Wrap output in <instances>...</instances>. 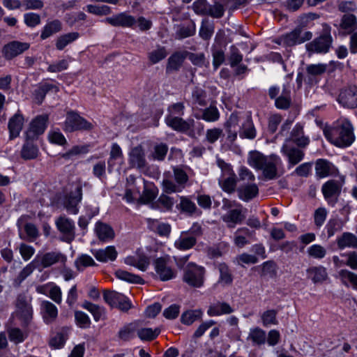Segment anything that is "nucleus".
<instances>
[{"label": "nucleus", "instance_id": "obj_1", "mask_svg": "<svg viewBox=\"0 0 357 357\" xmlns=\"http://www.w3.org/2000/svg\"><path fill=\"white\" fill-rule=\"evenodd\" d=\"M248 164L257 170H261L266 180H273L280 176L282 168L281 158L275 154L264 155L259 151H251L248 158Z\"/></svg>", "mask_w": 357, "mask_h": 357}, {"label": "nucleus", "instance_id": "obj_2", "mask_svg": "<svg viewBox=\"0 0 357 357\" xmlns=\"http://www.w3.org/2000/svg\"><path fill=\"white\" fill-rule=\"evenodd\" d=\"M325 135L339 147L349 146L355 139L353 126L347 119L337 121L329 130L325 131Z\"/></svg>", "mask_w": 357, "mask_h": 357}, {"label": "nucleus", "instance_id": "obj_3", "mask_svg": "<svg viewBox=\"0 0 357 357\" xmlns=\"http://www.w3.org/2000/svg\"><path fill=\"white\" fill-rule=\"evenodd\" d=\"M174 180L165 176L162 182V190L167 194L182 192L186 187L189 177L185 171L180 167H173Z\"/></svg>", "mask_w": 357, "mask_h": 357}, {"label": "nucleus", "instance_id": "obj_4", "mask_svg": "<svg viewBox=\"0 0 357 357\" xmlns=\"http://www.w3.org/2000/svg\"><path fill=\"white\" fill-rule=\"evenodd\" d=\"M205 274L204 267L190 262L183 268L182 280L191 287L199 288L204 285Z\"/></svg>", "mask_w": 357, "mask_h": 357}, {"label": "nucleus", "instance_id": "obj_5", "mask_svg": "<svg viewBox=\"0 0 357 357\" xmlns=\"http://www.w3.org/2000/svg\"><path fill=\"white\" fill-rule=\"evenodd\" d=\"M94 125L81 116L77 112L70 110L66 113L63 129L66 132L91 131Z\"/></svg>", "mask_w": 357, "mask_h": 357}, {"label": "nucleus", "instance_id": "obj_6", "mask_svg": "<svg viewBox=\"0 0 357 357\" xmlns=\"http://www.w3.org/2000/svg\"><path fill=\"white\" fill-rule=\"evenodd\" d=\"M312 38V33L305 31L301 26H296L291 31L282 35L279 38L278 44H283L287 47H293L310 40Z\"/></svg>", "mask_w": 357, "mask_h": 357}, {"label": "nucleus", "instance_id": "obj_7", "mask_svg": "<svg viewBox=\"0 0 357 357\" xmlns=\"http://www.w3.org/2000/svg\"><path fill=\"white\" fill-rule=\"evenodd\" d=\"M333 43V38L331 35V28L327 26L324 29L323 33L310 43L306 44V50L308 52L326 54L327 53Z\"/></svg>", "mask_w": 357, "mask_h": 357}, {"label": "nucleus", "instance_id": "obj_8", "mask_svg": "<svg viewBox=\"0 0 357 357\" xmlns=\"http://www.w3.org/2000/svg\"><path fill=\"white\" fill-rule=\"evenodd\" d=\"M15 307L17 317L23 325L27 326L33 319L31 298L24 294H20L15 301Z\"/></svg>", "mask_w": 357, "mask_h": 357}, {"label": "nucleus", "instance_id": "obj_9", "mask_svg": "<svg viewBox=\"0 0 357 357\" xmlns=\"http://www.w3.org/2000/svg\"><path fill=\"white\" fill-rule=\"evenodd\" d=\"M155 277L161 281H168L174 278L176 272L170 266L168 256L156 258L153 261Z\"/></svg>", "mask_w": 357, "mask_h": 357}, {"label": "nucleus", "instance_id": "obj_10", "mask_svg": "<svg viewBox=\"0 0 357 357\" xmlns=\"http://www.w3.org/2000/svg\"><path fill=\"white\" fill-rule=\"evenodd\" d=\"M342 191L340 181L331 179L323 184L321 192L328 204L334 206L338 202Z\"/></svg>", "mask_w": 357, "mask_h": 357}, {"label": "nucleus", "instance_id": "obj_11", "mask_svg": "<svg viewBox=\"0 0 357 357\" xmlns=\"http://www.w3.org/2000/svg\"><path fill=\"white\" fill-rule=\"evenodd\" d=\"M165 121L166 124L175 131L187 133L189 136H191V132H193L195 121L192 119L184 120L181 117L168 114Z\"/></svg>", "mask_w": 357, "mask_h": 357}, {"label": "nucleus", "instance_id": "obj_12", "mask_svg": "<svg viewBox=\"0 0 357 357\" xmlns=\"http://www.w3.org/2000/svg\"><path fill=\"white\" fill-rule=\"evenodd\" d=\"M337 102L342 107L348 109L357 107V86L349 85L342 88L337 98Z\"/></svg>", "mask_w": 357, "mask_h": 357}, {"label": "nucleus", "instance_id": "obj_13", "mask_svg": "<svg viewBox=\"0 0 357 357\" xmlns=\"http://www.w3.org/2000/svg\"><path fill=\"white\" fill-rule=\"evenodd\" d=\"M128 164L131 168L139 170H144L147 167L145 152L141 145L131 149L128 153Z\"/></svg>", "mask_w": 357, "mask_h": 357}, {"label": "nucleus", "instance_id": "obj_14", "mask_svg": "<svg viewBox=\"0 0 357 357\" xmlns=\"http://www.w3.org/2000/svg\"><path fill=\"white\" fill-rule=\"evenodd\" d=\"M48 121V116L47 114L37 116L30 123L29 128L26 132V138L27 140L34 139L38 135H42L46 128Z\"/></svg>", "mask_w": 357, "mask_h": 357}, {"label": "nucleus", "instance_id": "obj_15", "mask_svg": "<svg viewBox=\"0 0 357 357\" xmlns=\"http://www.w3.org/2000/svg\"><path fill=\"white\" fill-rule=\"evenodd\" d=\"M247 209L241 206L231 209L227 213L222 215V220L226 224L227 228L233 229L237 225H241L245 219Z\"/></svg>", "mask_w": 357, "mask_h": 357}, {"label": "nucleus", "instance_id": "obj_16", "mask_svg": "<svg viewBox=\"0 0 357 357\" xmlns=\"http://www.w3.org/2000/svg\"><path fill=\"white\" fill-rule=\"evenodd\" d=\"M59 231L63 234L62 241L71 243L75 237L74 222L66 216H60L56 220Z\"/></svg>", "mask_w": 357, "mask_h": 357}, {"label": "nucleus", "instance_id": "obj_17", "mask_svg": "<svg viewBox=\"0 0 357 357\" xmlns=\"http://www.w3.org/2000/svg\"><path fill=\"white\" fill-rule=\"evenodd\" d=\"M82 198V189L77 185L74 191L67 194L63 200V205L67 211L72 214H77L79 211L78 204Z\"/></svg>", "mask_w": 357, "mask_h": 357}, {"label": "nucleus", "instance_id": "obj_18", "mask_svg": "<svg viewBox=\"0 0 357 357\" xmlns=\"http://www.w3.org/2000/svg\"><path fill=\"white\" fill-rule=\"evenodd\" d=\"M30 47L29 43L13 40L5 45L2 49V54L7 60H10L14 57L22 54Z\"/></svg>", "mask_w": 357, "mask_h": 357}, {"label": "nucleus", "instance_id": "obj_19", "mask_svg": "<svg viewBox=\"0 0 357 357\" xmlns=\"http://www.w3.org/2000/svg\"><path fill=\"white\" fill-rule=\"evenodd\" d=\"M281 152L287 158L289 167H292L303 160L305 153L298 148L291 146L285 140L281 148Z\"/></svg>", "mask_w": 357, "mask_h": 357}, {"label": "nucleus", "instance_id": "obj_20", "mask_svg": "<svg viewBox=\"0 0 357 357\" xmlns=\"http://www.w3.org/2000/svg\"><path fill=\"white\" fill-rule=\"evenodd\" d=\"M105 22L113 26L131 27L136 23L135 17L121 13L105 18Z\"/></svg>", "mask_w": 357, "mask_h": 357}, {"label": "nucleus", "instance_id": "obj_21", "mask_svg": "<svg viewBox=\"0 0 357 357\" xmlns=\"http://www.w3.org/2000/svg\"><path fill=\"white\" fill-rule=\"evenodd\" d=\"M286 140H288V144L292 142L300 148H305L310 143V139L304 135L303 126L300 123L295 125L289 138Z\"/></svg>", "mask_w": 357, "mask_h": 357}, {"label": "nucleus", "instance_id": "obj_22", "mask_svg": "<svg viewBox=\"0 0 357 357\" xmlns=\"http://www.w3.org/2000/svg\"><path fill=\"white\" fill-rule=\"evenodd\" d=\"M40 313L45 324L53 323L57 318L56 306L48 301H43L40 303Z\"/></svg>", "mask_w": 357, "mask_h": 357}, {"label": "nucleus", "instance_id": "obj_23", "mask_svg": "<svg viewBox=\"0 0 357 357\" xmlns=\"http://www.w3.org/2000/svg\"><path fill=\"white\" fill-rule=\"evenodd\" d=\"M186 51L175 52L173 53L168 58L165 70L166 73L170 74L172 73L178 71L186 58Z\"/></svg>", "mask_w": 357, "mask_h": 357}, {"label": "nucleus", "instance_id": "obj_24", "mask_svg": "<svg viewBox=\"0 0 357 357\" xmlns=\"http://www.w3.org/2000/svg\"><path fill=\"white\" fill-rule=\"evenodd\" d=\"M291 85L289 82L283 84L280 95L275 100V106L279 109L287 110L291 105Z\"/></svg>", "mask_w": 357, "mask_h": 357}, {"label": "nucleus", "instance_id": "obj_25", "mask_svg": "<svg viewBox=\"0 0 357 357\" xmlns=\"http://www.w3.org/2000/svg\"><path fill=\"white\" fill-rule=\"evenodd\" d=\"M24 125V117L19 112L10 118L8 123L9 138L13 139L19 136Z\"/></svg>", "mask_w": 357, "mask_h": 357}, {"label": "nucleus", "instance_id": "obj_26", "mask_svg": "<svg viewBox=\"0 0 357 357\" xmlns=\"http://www.w3.org/2000/svg\"><path fill=\"white\" fill-rule=\"evenodd\" d=\"M337 172L335 167L326 159H318L315 163V172L319 178H324L334 174Z\"/></svg>", "mask_w": 357, "mask_h": 357}, {"label": "nucleus", "instance_id": "obj_27", "mask_svg": "<svg viewBox=\"0 0 357 357\" xmlns=\"http://www.w3.org/2000/svg\"><path fill=\"white\" fill-rule=\"evenodd\" d=\"M238 197L244 202H249L259 194V188L255 183L243 185L237 189Z\"/></svg>", "mask_w": 357, "mask_h": 357}, {"label": "nucleus", "instance_id": "obj_28", "mask_svg": "<svg viewBox=\"0 0 357 357\" xmlns=\"http://www.w3.org/2000/svg\"><path fill=\"white\" fill-rule=\"evenodd\" d=\"M327 66L323 63L310 64L306 67V82L309 84H314L317 82L316 77L321 75L326 71Z\"/></svg>", "mask_w": 357, "mask_h": 357}, {"label": "nucleus", "instance_id": "obj_29", "mask_svg": "<svg viewBox=\"0 0 357 357\" xmlns=\"http://www.w3.org/2000/svg\"><path fill=\"white\" fill-rule=\"evenodd\" d=\"M66 259V256L61 252H49L42 256L40 262L43 268H47L59 262L64 264Z\"/></svg>", "mask_w": 357, "mask_h": 357}, {"label": "nucleus", "instance_id": "obj_30", "mask_svg": "<svg viewBox=\"0 0 357 357\" xmlns=\"http://www.w3.org/2000/svg\"><path fill=\"white\" fill-rule=\"evenodd\" d=\"M50 91L57 92L59 91V88L57 86L47 82L39 84L33 93L34 101L38 105H40L45 99L46 94Z\"/></svg>", "mask_w": 357, "mask_h": 357}, {"label": "nucleus", "instance_id": "obj_31", "mask_svg": "<svg viewBox=\"0 0 357 357\" xmlns=\"http://www.w3.org/2000/svg\"><path fill=\"white\" fill-rule=\"evenodd\" d=\"M197 240L185 231H182L180 236L174 241V247L182 251L188 250L192 248L197 243Z\"/></svg>", "mask_w": 357, "mask_h": 357}, {"label": "nucleus", "instance_id": "obj_32", "mask_svg": "<svg viewBox=\"0 0 357 357\" xmlns=\"http://www.w3.org/2000/svg\"><path fill=\"white\" fill-rule=\"evenodd\" d=\"M238 118L237 115L232 114L227 122L225 123V127L227 134V139L233 143L237 138L238 135Z\"/></svg>", "mask_w": 357, "mask_h": 357}, {"label": "nucleus", "instance_id": "obj_33", "mask_svg": "<svg viewBox=\"0 0 357 357\" xmlns=\"http://www.w3.org/2000/svg\"><path fill=\"white\" fill-rule=\"evenodd\" d=\"M168 150L169 148L167 144L163 142L155 143L152 146L149 158L150 160L154 161H164L167 156Z\"/></svg>", "mask_w": 357, "mask_h": 357}, {"label": "nucleus", "instance_id": "obj_34", "mask_svg": "<svg viewBox=\"0 0 357 357\" xmlns=\"http://www.w3.org/2000/svg\"><path fill=\"white\" fill-rule=\"evenodd\" d=\"M95 231L98 238L102 241L107 242L114 238L113 229L102 222H98L96 224Z\"/></svg>", "mask_w": 357, "mask_h": 357}, {"label": "nucleus", "instance_id": "obj_35", "mask_svg": "<svg viewBox=\"0 0 357 357\" xmlns=\"http://www.w3.org/2000/svg\"><path fill=\"white\" fill-rule=\"evenodd\" d=\"M308 278L314 283H321L328 278V273L326 268L319 266H312L307 269Z\"/></svg>", "mask_w": 357, "mask_h": 357}, {"label": "nucleus", "instance_id": "obj_36", "mask_svg": "<svg viewBox=\"0 0 357 357\" xmlns=\"http://www.w3.org/2000/svg\"><path fill=\"white\" fill-rule=\"evenodd\" d=\"M233 312L234 309L227 303L217 302L208 307L207 314L210 317H215L222 314H229Z\"/></svg>", "mask_w": 357, "mask_h": 357}, {"label": "nucleus", "instance_id": "obj_37", "mask_svg": "<svg viewBox=\"0 0 357 357\" xmlns=\"http://www.w3.org/2000/svg\"><path fill=\"white\" fill-rule=\"evenodd\" d=\"M62 30V23L59 20H54L48 22L43 28L40 33V38L45 40L54 34Z\"/></svg>", "mask_w": 357, "mask_h": 357}, {"label": "nucleus", "instance_id": "obj_38", "mask_svg": "<svg viewBox=\"0 0 357 357\" xmlns=\"http://www.w3.org/2000/svg\"><path fill=\"white\" fill-rule=\"evenodd\" d=\"M337 245L341 250L346 248H357V236L350 232H344L337 238Z\"/></svg>", "mask_w": 357, "mask_h": 357}, {"label": "nucleus", "instance_id": "obj_39", "mask_svg": "<svg viewBox=\"0 0 357 357\" xmlns=\"http://www.w3.org/2000/svg\"><path fill=\"white\" fill-rule=\"evenodd\" d=\"M239 136L242 139H253L257 132L250 116H248L244 123L239 127Z\"/></svg>", "mask_w": 357, "mask_h": 357}, {"label": "nucleus", "instance_id": "obj_40", "mask_svg": "<svg viewBox=\"0 0 357 357\" xmlns=\"http://www.w3.org/2000/svg\"><path fill=\"white\" fill-rule=\"evenodd\" d=\"M340 27L344 33L351 34L357 28V20L353 14H345L342 16Z\"/></svg>", "mask_w": 357, "mask_h": 357}, {"label": "nucleus", "instance_id": "obj_41", "mask_svg": "<svg viewBox=\"0 0 357 357\" xmlns=\"http://www.w3.org/2000/svg\"><path fill=\"white\" fill-rule=\"evenodd\" d=\"M247 340H250L254 345L261 346L266 342V333L259 327H255L250 330Z\"/></svg>", "mask_w": 357, "mask_h": 357}, {"label": "nucleus", "instance_id": "obj_42", "mask_svg": "<svg viewBox=\"0 0 357 357\" xmlns=\"http://www.w3.org/2000/svg\"><path fill=\"white\" fill-rule=\"evenodd\" d=\"M195 117L197 119H203L207 122H215L219 119L220 113L215 106L210 105L203 109L201 114H195Z\"/></svg>", "mask_w": 357, "mask_h": 357}, {"label": "nucleus", "instance_id": "obj_43", "mask_svg": "<svg viewBox=\"0 0 357 357\" xmlns=\"http://www.w3.org/2000/svg\"><path fill=\"white\" fill-rule=\"evenodd\" d=\"M79 37L78 32H70L61 35L56 38L55 46L58 50H63L67 45L76 40Z\"/></svg>", "mask_w": 357, "mask_h": 357}, {"label": "nucleus", "instance_id": "obj_44", "mask_svg": "<svg viewBox=\"0 0 357 357\" xmlns=\"http://www.w3.org/2000/svg\"><path fill=\"white\" fill-rule=\"evenodd\" d=\"M117 257V252L114 246H108L105 249L98 250L95 257L99 261L106 262L108 260L114 261Z\"/></svg>", "mask_w": 357, "mask_h": 357}, {"label": "nucleus", "instance_id": "obj_45", "mask_svg": "<svg viewBox=\"0 0 357 357\" xmlns=\"http://www.w3.org/2000/svg\"><path fill=\"white\" fill-rule=\"evenodd\" d=\"M203 312L202 310H189L184 312L181 316V322L185 325L190 326L195 321L202 319Z\"/></svg>", "mask_w": 357, "mask_h": 357}, {"label": "nucleus", "instance_id": "obj_46", "mask_svg": "<svg viewBox=\"0 0 357 357\" xmlns=\"http://www.w3.org/2000/svg\"><path fill=\"white\" fill-rule=\"evenodd\" d=\"M176 208L181 212L192 215L197 211L196 204L187 197H181L180 203L176 206Z\"/></svg>", "mask_w": 357, "mask_h": 357}, {"label": "nucleus", "instance_id": "obj_47", "mask_svg": "<svg viewBox=\"0 0 357 357\" xmlns=\"http://www.w3.org/2000/svg\"><path fill=\"white\" fill-rule=\"evenodd\" d=\"M8 338L15 344L23 342L28 337V333L17 327H10L7 330Z\"/></svg>", "mask_w": 357, "mask_h": 357}, {"label": "nucleus", "instance_id": "obj_48", "mask_svg": "<svg viewBox=\"0 0 357 357\" xmlns=\"http://www.w3.org/2000/svg\"><path fill=\"white\" fill-rule=\"evenodd\" d=\"M218 271L220 273V278L218 283L222 285H230L233 282V275L228 266L225 263H221L218 265Z\"/></svg>", "mask_w": 357, "mask_h": 357}, {"label": "nucleus", "instance_id": "obj_49", "mask_svg": "<svg viewBox=\"0 0 357 357\" xmlns=\"http://www.w3.org/2000/svg\"><path fill=\"white\" fill-rule=\"evenodd\" d=\"M82 307L89 311L96 321H99L105 314V308L98 305L92 303L88 301H84L82 304Z\"/></svg>", "mask_w": 357, "mask_h": 357}, {"label": "nucleus", "instance_id": "obj_50", "mask_svg": "<svg viewBox=\"0 0 357 357\" xmlns=\"http://www.w3.org/2000/svg\"><path fill=\"white\" fill-rule=\"evenodd\" d=\"M117 278L134 284H144V280L139 275L119 269L115 272Z\"/></svg>", "mask_w": 357, "mask_h": 357}, {"label": "nucleus", "instance_id": "obj_51", "mask_svg": "<svg viewBox=\"0 0 357 357\" xmlns=\"http://www.w3.org/2000/svg\"><path fill=\"white\" fill-rule=\"evenodd\" d=\"M192 104L195 106L206 105V93L199 87H195L192 91Z\"/></svg>", "mask_w": 357, "mask_h": 357}, {"label": "nucleus", "instance_id": "obj_52", "mask_svg": "<svg viewBox=\"0 0 357 357\" xmlns=\"http://www.w3.org/2000/svg\"><path fill=\"white\" fill-rule=\"evenodd\" d=\"M38 154V149L32 142H26L22 146L21 156L24 160L35 159Z\"/></svg>", "mask_w": 357, "mask_h": 357}, {"label": "nucleus", "instance_id": "obj_53", "mask_svg": "<svg viewBox=\"0 0 357 357\" xmlns=\"http://www.w3.org/2000/svg\"><path fill=\"white\" fill-rule=\"evenodd\" d=\"M186 58H188V59L194 66H197L198 67H209V61H206L205 54L204 53L195 54L189 52L188 51H186Z\"/></svg>", "mask_w": 357, "mask_h": 357}, {"label": "nucleus", "instance_id": "obj_54", "mask_svg": "<svg viewBox=\"0 0 357 357\" xmlns=\"http://www.w3.org/2000/svg\"><path fill=\"white\" fill-rule=\"evenodd\" d=\"M95 265L96 262L93 258L86 254L81 255L75 261V266L79 271H83L85 268Z\"/></svg>", "mask_w": 357, "mask_h": 357}, {"label": "nucleus", "instance_id": "obj_55", "mask_svg": "<svg viewBox=\"0 0 357 357\" xmlns=\"http://www.w3.org/2000/svg\"><path fill=\"white\" fill-rule=\"evenodd\" d=\"M123 295L115 291L105 290L103 291V299L109 306L115 307L119 301H121Z\"/></svg>", "mask_w": 357, "mask_h": 357}, {"label": "nucleus", "instance_id": "obj_56", "mask_svg": "<svg viewBox=\"0 0 357 357\" xmlns=\"http://www.w3.org/2000/svg\"><path fill=\"white\" fill-rule=\"evenodd\" d=\"M167 56V52L165 47L158 46L157 49L150 52L148 54V58L150 62L155 64Z\"/></svg>", "mask_w": 357, "mask_h": 357}, {"label": "nucleus", "instance_id": "obj_57", "mask_svg": "<svg viewBox=\"0 0 357 357\" xmlns=\"http://www.w3.org/2000/svg\"><path fill=\"white\" fill-rule=\"evenodd\" d=\"M160 333L159 328L153 330L151 328H143L137 331V335L142 340L151 341L156 338Z\"/></svg>", "mask_w": 357, "mask_h": 357}, {"label": "nucleus", "instance_id": "obj_58", "mask_svg": "<svg viewBox=\"0 0 357 357\" xmlns=\"http://www.w3.org/2000/svg\"><path fill=\"white\" fill-rule=\"evenodd\" d=\"M36 268L35 266L33 265V262L29 263L27 264L18 274L17 278L13 281V285L15 287H19L22 282L28 277L29 276L34 269Z\"/></svg>", "mask_w": 357, "mask_h": 357}, {"label": "nucleus", "instance_id": "obj_59", "mask_svg": "<svg viewBox=\"0 0 357 357\" xmlns=\"http://www.w3.org/2000/svg\"><path fill=\"white\" fill-rule=\"evenodd\" d=\"M67 338L68 335L66 331L62 330L51 337L49 342L50 346L54 349H59L64 345Z\"/></svg>", "mask_w": 357, "mask_h": 357}, {"label": "nucleus", "instance_id": "obj_60", "mask_svg": "<svg viewBox=\"0 0 357 357\" xmlns=\"http://www.w3.org/2000/svg\"><path fill=\"white\" fill-rule=\"evenodd\" d=\"M278 312V310H268L265 311L261 317L263 326L268 327L271 325H277L278 324L277 319Z\"/></svg>", "mask_w": 357, "mask_h": 357}, {"label": "nucleus", "instance_id": "obj_61", "mask_svg": "<svg viewBox=\"0 0 357 357\" xmlns=\"http://www.w3.org/2000/svg\"><path fill=\"white\" fill-rule=\"evenodd\" d=\"M211 53L213 69L216 70L225 61V52L221 48L213 47L211 49Z\"/></svg>", "mask_w": 357, "mask_h": 357}, {"label": "nucleus", "instance_id": "obj_62", "mask_svg": "<svg viewBox=\"0 0 357 357\" xmlns=\"http://www.w3.org/2000/svg\"><path fill=\"white\" fill-rule=\"evenodd\" d=\"M343 227V222L339 219H331L327 222L326 228L328 237H332L335 233L340 231Z\"/></svg>", "mask_w": 357, "mask_h": 357}, {"label": "nucleus", "instance_id": "obj_63", "mask_svg": "<svg viewBox=\"0 0 357 357\" xmlns=\"http://www.w3.org/2000/svg\"><path fill=\"white\" fill-rule=\"evenodd\" d=\"M214 32V26L206 20H202L199 29V36L205 40H209Z\"/></svg>", "mask_w": 357, "mask_h": 357}, {"label": "nucleus", "instance_id": "obj_64", "mask_svg": "<svg viewBox=\"0 0 357 357\" xmlns=\"http://www.w3.org/2000/svg\"><path fill=\"white\" fill-rule=\"evenodd\" d=\"M122 158L123 153L119 145L116 143L112 144L109 153V158L107 161L109 169L112 168L114 165V160L121 159Z\"/></svg>", "mask_w": 357, "mask_h": 357}]
</instances>
